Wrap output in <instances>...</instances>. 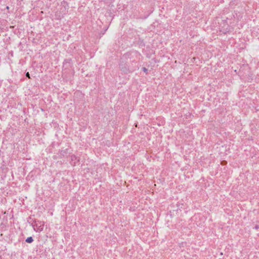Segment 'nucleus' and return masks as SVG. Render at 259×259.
<instances>
[{"label":"nucleus","mask_w":259,"mask_h":259,"mask_svg":"<svg viewBox=\"0 0 259 259\" xmlns=\"http://www.w3.org/2000/svg\"><path fill=\"white\" fill-rule=\"evenodd\" d=\"M35 224L34 225V229L37 232H40L44 229V224L41 222H37L35 223Z\"/></svg>","instance_id":"nucleus-1"},{"label":"nucleus","mask_w":259,"mask_h":259,"mask_svg":"<svg viewBox=\"0 0 259 259\" xmlns=\"http://www.w3.org/2000/svg\"><path fill=\"white\" fill-rule=\"evenodd\" d=\"M25 241L27 243H30L33 242V239L32 237H29L27 238V239H26Z\"/></svg>","instance_id":"nucleus-2"},{"label":"nucleus","mask_w":259,"mask_h":259,"mask_svg":"<svg viewBox=\"0 0 259 259\" xmlns=\"http://www.w3.org/2000/svg\"><path fill=\"white\" fill-rule=\"evenodd\" d=\"M142 70L143 71L146 73H148V69L147 68H146L145 67H143L142 68Z\"/></svg>","instance_id":"nucleus-3"},{"label":"nucleus","mask_w":259,"mask_h":259,"mask_svg":"<svg viewBox=\"0 0 259 259\" xmlns=\"http://www.w3.org/2000/svg\"><path fill=\"white\" fill-rule=\"evenodd\" d=\"M77 157L75 155L71 156V160H73L74 159H76Z\"/></svg>","instance_id":"nucleus-4"},{"label":"nucleus","mask_w":259,"mask_h":259,"mask_svg":"<svg viewBox=\"0 0 259 259\" xmlns=\"http://www.w3.org/2000/svg\"><path fill=\"white\" fill-rule=\"evenodd\" d=\"M26 77H28L29 78H30L29 72H27V73H26Z\"/></svg>","instance_id":"nucleus-5"},{"label":"nucleus","mask_w":259,"mask_h":259,"mask_svg":"<svg viewBox=\"0 0 259 259\" xmlns=\"http://www.w3.org/2000/svg\"><path fill=\"white\" fill-rule=\"evenodd\" d=\"M259 228V226L258 225H256L255 227H254V229L257 230Z\"/></svg>","instance_id":"nucleus-6"},{"label":"nucleus","mask_w":259,"mask_h":259,"mask_svg":"<svg viewBox=\"0 0 259 259\" xmlns=\"http://www.w3.org/2000/svg\"><path fill=\"white\" fill-rule=\"evenodd\" d=\"M227 163V162L226 161H223L222 162V164L224 165L225 164H226Z\"/></svg>","instance_id":"nucleus-7"},{"label":"nucleus","mask_w":259,"mask_h":259,"mask_svg":"<svg viewBox=\"0 0 259 259\" xmlns=\"http://www.w3.org/2000/svg\"><path fill=\"white\" fill-rule=\"evenodd\" d=\"M121 70H123V71H124V72H126V73H127V72H128L127 71L124 70V69H123V68H121Z\"/></svg>","instance_id":"nucleus-8"},{"label":"nucleus","mask_w":259,"mask_h":259,"mask_svg":"<svg viewBox=\"0 0 259 259\" xmlns=\"http://www.w3.org/2000/svg\"><path fill=\"white\" fill-rule=\"evenodd\" d=\"M226 32H227V31H223V32L224 33H226Z\"/></svg>","instance_id":"nucleus-9"}]
</instances>
